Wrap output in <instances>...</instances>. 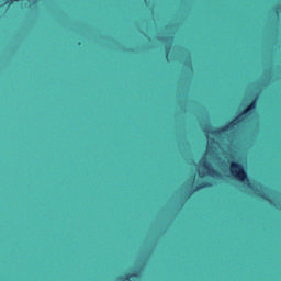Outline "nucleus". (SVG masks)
Here are the masks:
<instances>
[{
  "label": "nucleus",
  "mask_w": 281,
  "mask_h": 281,
  "mask_svg": "<svg viewBox=\"0 0 281 281\" xmlns=\"http://www.w3.org/2000/svg\"><path fill=\"white\" fill-rule=\"evenodd\" d=\"M133 278H139V274L137 272L127 273V274H125V277H122L121 280L122 281H131V279H133Z\"/></svg>",
  "instance_id": "423d86ee"
},
{
  "label": "nucleus",
  "mask_w": 281,
  "mask_h": 281,
  "mask_svg": "<svg viewBox=\"0 0 281 281\" xmlns=\"http://www.w3.org/2000/svg\"><path fill=\"white\" fill-rule=\"evenodd\" d=\"M200 166H202L204 170H207L209 177H221V173L216 171V169L212 168V166L210 165V162H207L206 159H201Z\"/></svg>",
  "instance_id": "7ed1b4c3"
},
{
  "label": "nucleus",
  "mask_w": 281,
  "mask_h": 281,
  "mask_svg": "<svg viewBox=\"0 0 281 281\" xmlns=\"http://www.w3.org/2000/svg\"><path fill=\"white\" fill-rule=\"evenodd\" d=\"M278 71H281V69H279Z\"/></svg>",
  "instance_id": "f8f14e48"
},
{
  "label": "nucleus",
  "mask_w": 281,
  "mask_h": 281,
  "mask_svg": "<svg viewBox=\"0 0 281 281\" xmlns=\"http://www.w3.org/2000/svg\"><path fill=\"white\" fill-rule=\"evenodd\" d=\"M19 1L21 0H10V4L12 5V3H19Z\"/></svg>",
  "instance_id": "0eeeda50"
},
{
  "label": "nucleus",
  "mask_w": 281,
  "mask_h": 281,
  "mask_svg": "<svg viewBox=\"0 0 281 281\" xmlns=\"http://www.w3.org/2000/svg\"><path fill=\"white\" fill-rule=\"evenodd\" d=\"M257 102L258 97L252 99L250 103L244 109V111L234 117L231 122L222 127H218L217 130L211 131L210 134L213 135V137H221V135L228 133V131H234L238 124H243V122H245V117H247V115H251V111H256Z\"/></svg>",
  "instance_id": "f257e3e1"
},
{
  "label": "nucleus",
  "mask_w": 281,
  "mask_h": 281,
  "mask_svg": "<svg viewBox=\"0 0 281 281\" xmlns=\"http://www.w3.org/2000/svg\"><path fill=\"white\" fill-rule=\"evenodd\" d=\"M204 71H210V69H204Z\"/></svg>",
  "instance_id": "9d476101"
},
{
  "label": "nucleus",
  "mask_w": 281,
  "mask_h": 281,
  "mask_svg": "<svg viewBox=\"0 0 281 281\" xmlns=\"http://www.w3.org/2000/svg\"><path fill=\"white\" fill-rule=\"evenodd\" d=\"M203 188H212V183H210V182H200L198 186L194 187L191 194H194V192H199V190H203Z\"/></svg>",
  "instance_id": "20e7f679"
},
{
  "label": "nucleus",
  "mask_w": 281,
  "mask_h": 281,
  "mask_svg": "<svg viewBox=\"0 0 281 281\" xmlns=\"http://www.w3.org/2000/svg\"><path fill=\"white\" fill-rule=\"evenodd\" d=\"M55 74H71V72H55Z\"/></svg>",
  "instance_id": "1a4fd4ad"
},
{
  "label": "nucleus",
  "mask_w": 281,
  "mask_h": 281,
  "mask_svg": "<svg viewBox=\"0 0 281 281\" xmlns=\"http://www.w3.org/2000/svg\"><path fill=\"white\" fill-rule=\"evenodd\" d=\"M190 71H194V69L191 68Z\"/></svg>",
  "instance_id": "9b49d317"
},
{
  "label": "nucleus",
  "mask_w": 281,
  "mask_h": 281,
  "mask_svg": "<svg viewBox=\"0 0 281 281\" xmlns=\"http://www.w3.org/2000/svg\"><path fill=\"white\" fill-rule=\"evenodd\" d=\"M170 71H179V69H171Z\"/></svg>",
  "instance_id": "6e6552de"
},
{
  "label": "nucleus",
  "mask_w": 281,
  "mask_h": 281,
  "mask_svg": "<svg viewBox=\"0 0 281 281\" xmlns=\"http://www.w3.org/2000/svg\"><path fill=\"white\" fill-rule=\"evenodd\" d=\"M213 71H223V69H214ZM224 71H249V69H224ZM261 71H276L274 69H261Z\"/></svg>",
  "instance_id": "39448f33"
},
{
  "label": "nucleus",
  "mask_w": 281,
  "mask_h": 281,
  "mask_svg": "<svg viewBox=\"0 0 281 281\" xmlns=\"http://www.w3.org/2000/svg\"><path fill=\"white\" fill-rule=\"evenodd\" d=\"M229 173L239 183H244V186H249V176L247 175V170H245V166L243 164L232 161L229 164Z\"/></svg>",
  "instance_id": "f03ea898"
}]
</instances>
